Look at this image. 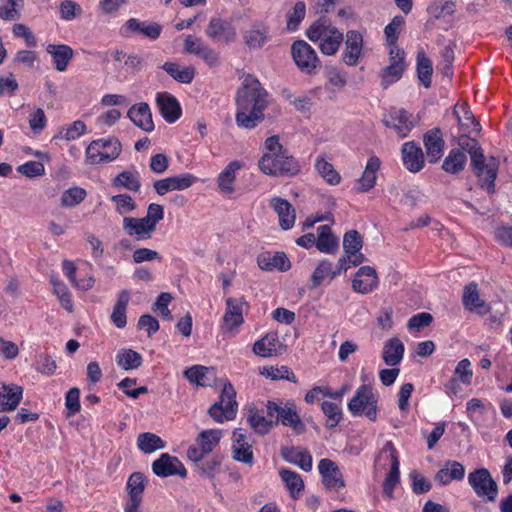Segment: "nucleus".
Wrapping results in <instances>:
<instances>
[{
  "mask_svg": "<svg viewBox=\"0 0 512 512\" xmlns=\"http://www.w3.org/2000/svg\"><path fill=\"white\" fill-rule=\"evenodd\" d=\"M269 94L253 75H246L236 93L235 121L238 127L253 129L264 120Z\"/></svg>",
  "mask_w": 512,
  "mask_h": 512,
  "instance_id": "obj_1",
  "label": "nucleus"
},
{
  "mask_svg": "<svg viewBox=\"0 0 512 512\" xmlns=\"http://www.w3.org/2000/svg\"><path fill=\"white\" fill-rule=\"evenodd\" d=\"M459 146L462 149L461 151L469 153L471 164L475 174L479 178L481 187H485L488 193H494L498 161L494 157L487 159L475 139L462 136L459 138Z\"/></svg>",
  "mask_w": 512,
  "mask_h": 512,
  "instance_id": "obj_2",
  "label": "nucleus"
},
{
  "mask_svg": "<svg viewBox=\"0 0 512 512\" xmlns=\"http://www.w3.org/2000/svg\"><path fill=\"white\" fill-rule=\"evenodd\" d=\"M306 36L310 41L318 42L320 51L327 56L336 54L343 41V33L324 17L308 27Z\"/></svg>",
  "mask_w": 512,
  "mask_h": 512,
  "instance_id": "obj_3",
  "label": "nucleus"
},
{
  "mask_svg": "<svg viewBox=\"0 0 512 512\" xmlns=\"http://www.w3.org/2000/svg\"><path fill=\"white\" fill-rule=\"evenodd\" d=\"M379 393L371 384L360 385L347 404L349 412L355 416H365L375 422L378 414Z\"/></svg>",
  "mask_w": 512,
  "mask_h": 512,
  "instance_id": "obj_4",
  "label": "nucleus"
},
{
  "mask_svg": "<svg viewBox=\"0 0 512 512\" xmlns=\"http://www.w3.org/2000/svg\"><path fill=\"white\" fill-rule=\"evenodd\" d=\"M122 151L120 141L115 137L93 140L85 151V162L89 165H99L114 161Z\"/></svg>",
  "mask_w": 512,
  "mask_h": 512,
  "instance_id": "obj_5",
  "label": "nucleus"
},
{
  "mask_svg": "<svg viewBox=\"0 0 512 512\" xmlns=\"http://www.w3.org/2000/svg\"><path fill=\"white\" fill-rule=\"evenodd\" d=\"M259 168L271 176H293L299 172L298 161L286 150L273 156L263 155L259 160Z\"/></svg>",
  "mask_w": 512,
  "mask_h": 512,
  "instance_id": "obj_6",
  "label": "nucleus"
},
{
  "mask_svg": "<svg viewBox=\"0 0 512 512\" xmlns=\"http://www.w3.org/2000/svg\"><path fill=\"white\" fill-rule=\"evenodd\" d=\"M237 410L236 391L233 385L227 382L223 386L219 401L209 408L208 414L217 423H223L235 419Z\"/></svg>",
  "mask_w": 512,
  "mask_h": 512,
  "instance_id": "obj_7",
  "label": "nucleus"
},
{
  "mask_svg": "<svg viewBox=\"0 0 512 512\" xmlns=\"http://www.w3.org/2000/svg\"><path fill=\"white\" fill-rule=\"evenodd\" d=\"M291 55L296 66L305 74H314L321 65L315 49L304 40L293 42L291 45Z\"/></svg>",
  "mask_w": 512,
  "mask_h": 512,
  "instance_id": "obj_8",
  "label": "nucleus"
},
{
  "mask_svg": "<svg viewBox=\"0 0 512 512\" xmlns=\"http://www.w3.org/2000/svg\"><path fill=\"white\" fill-rule=\"evenodd\" d=\"M222 431L219 429L203 430L196 438V444L187 450V457L193 462H200L219 444Z\"/></svg>",
  "mask_w": 512,
  "mask_h": 512,
  "instance_id": "obj_9",
  "label": "nucleus"
},
{
  "mask_svg": "<svg viewBox=\"0 0 512 512\" xmlns=\"http://www.w3.org/2000/svg\"><path fill=\"white\" fill-rule=\"evenodd\" d=\"M382 123L387 128L393 129L400 138L407 137L415 126L413 115L403 108L396 107L389 109L383 115Z\"/></svg>",
  "mask_w": 512,
  "mask_h": 512,
  "instance_id": "obj_10",
  "label": "nucleus"
},
{
  "mask_svg": "<svg viewBox=\"0 0 512 512\" xmlns=\"http://www.w3.org/2000/svg\"><path fill=\"white\" fill-rule=\"evenodd\" d=\"M205 33L213 41L231 44L236 41L238 32L232 20L222 17H212Z\"/></svg>",
  "mask_w": 512,
  "mask_h": 512,
  "instance_id": "obj_11",
  "label": "nucleus"
},
{
  "mask_svg": "<svg viewBox=\"0 0 512 512\" xmlns=\"http://www.w3.org/2000/svg\"><path fill=\"white\" fill-rule=\"evenodd\" d=\"M468 482L478 497H486L494 501L498 487L490 472L486 468H479L468 475Z\"/></svg>",
  "mask_w": 512,
  "mask_h": 512,
  "instance_id": "obj_12",
  "label": "nucleus"
},
{
  "mask_svg": "<svg viewBox=\"0 0 512 512\" xmlns=\"http://www.w3.org/2000/svg\"><path fill=\"white\" fill-rule=\"evenodd\" d=\"M318 470L322 477V483L327 490L338 493L345 487L343 475L334 461L328 458L321 459Z\"/></svg>",
  "mask_w": 512,
  "mask_h": 512,
  "instance_id": "obj_13",
  "label": "nucleus"
},
{
  "mask_svg": "<svg viewBox=\"0 0 512 512\" xmlns=\"http://www.w3.org/2000/svg\"><path fill=\"white\" fill-rule=\"evenodd\" d=\"M390 64L382 71V85L386 88L389 84L398 81L406 68L405 52L397 46L391 47Z\"/></svg>",
  "mask_w": 512,
  "mask_h": 512,
  "instance_id": "obj_14",
  "label": "nucleus"
},
{
  "mask_svg": "<svg viewBox=\"0 0 512 512\" xmlns=\"http://www.w3.org/2000/svg\"><path fill=\"white\" fill-rule=\"evenodd\" d=\"M385 453H388L389 455L391 468L388 474L386 475L383 483V494L387 498H392L394 488L396 487L400 480V463L398 459V452L391 441H387L384 444L381 450V454Z\"/></svg>",
  "mask_w": 512,
  "mask_h": 512,
  "instance_id": "obj_15",
  "label": "nucleus"
},
{
  "mask_svg": "<svg viewBox=\"0 0 512 512\" xmlns=\"http://www.w3.org/2000/svg\"><path fill=\"white\" fill-rule=\"evenodd\" d=\"M152 471L159 477H169L178 475L185 478L187 470L182 462L175 456L168 453H163L158 459L152 463Z\"/></svg>",
  "mask_w": 512,
  "mask_h": 512,
  "instance_id": "obj_16",
  "label": "nucleus"
},
{
  "mask_svg": "<svg viewBox=\"0 0 512 512\" xmlns=\"http://www.w3.org/2000/svg\"><path fill=\"white\" fill-rule=\"evenodd\" d=\"M270 40V28L262 21L253 22L243 31V41L250 50L262 49Z\"/></svg>",
  "mask_w": 512,
  "mask_h": 512,
  "instance_id": "obj_17",
  "label": "nucleus"
},
{
  "mask_svg": "<svg viewBox=\"0 0 512 512\" xmlns=\"http://www.w3.org/2000/svg\"><path fill=\"white\" fill-rule=\"evenodd\" d=\"M161 31V25L149 21H140L137 18L128 19L121 29V33L125 37L138 34L151 40L157 39Z\"/></svg>",
  "mask_w": 512,
  "mask_h": 512,
  "instance_id": "obj_18",
  "label": "nucleus"
},
{
  "mask_svg": "<svg viewBox=\"0 0 512 512\" xmlns=\"http://www.w3.org/2000/svg\"><path fill=\"white\" fill-rule=\"evenodd\" d=\"M378 286V276L376 270L371 266H362L356 272L352 281L353 290L368 294Z\"/></svg>",
  "mask_w": 512,
  "mask_h": 512,
  "instance_id": "obj_19",
  "label": "nucleus"
},
{
  "mask_svg": "<svg viewBox=\"0 0 512 512\" xmlns=\"http://www.w3.org/2000/svg\"><path fill=\"white\" fill-rule=\"evenodd\" d=\"M363 36L355 30L346 34L345 49L342 53L343 61L349 66H355L362 55Z\"/></svg>",
  "mask_w": 512,
  "mask_h": 512,
  "instance_id": "obj_20",
  "label": "nucleus"
},
{
  "mask_svg": "<svg viewBox=\"0 0 512 512\" xmlns=\"http://www.w3.org/2000/svg\"><path fill=\"white\" fill-rule=\"evenodd\" d=\"M427 159L430 163H436L443 155L445 142L439 128H433L423 137Z\"/></svg>",
  "mask_w": 512,
  "mask_h": 512,
  "instance_id": "obj_21",
  "label": "nucleus"
},
{
  "mask_svg": "<svg viewBox=\"0 0 512 512\" xmlns=\"http://www.w3.org/2000/svg\"><path fill=\"white\" fill-rule=\"evenodd\" d=\"M156 102L162 117L168 123H174L181 116V107L178 100L167 92H159L156 95Z\"/></svg>",
  "mask_w": 512,
  "mask_h": 512,
  "instance_id": "obj_22",
  "label": "nucleus"
},
{
  "mask_svg": "<svg viewBox=\"0 0 512 512\" xmlns=\"http://www.w3.org/2000/svg\"><path fill=\"white\" fill-rule=\"evenodd\" d=\"M285 346L280 342L277 333H267L253 345V352L261 357H271L283 353Z\"/></svg>",
  "mask_w": 512,
  "mask_h": 512,
  "instance_id": "obj_23",
  "label": "nucleus"
},
{
  "mask_svg": "<svg viewBox=\"0 0 512 512\" xmlns=\"http://www.w3.org/2000/svg\"><path fill=\"white\" fill-rule=\"evenodd\" d=\"M123 229L125 233L137 241H145L152 237L155 231L143 218L124 217Z\"/></svg>",
  "mask_w": 512,
  "mask_h": 512,
  "instance_id": "obj_24",
  "label": "nucleus"
},
{
  "mask_svg": "<svg viewBox=\"0 0 512 512\" xmlns=\"http://www.w3.org/2000/svg\"><path fill=\"white\" fill-rule=\"evenodd\" d=\"M402 160L407 170L416 173L424 166L422 149L415 142H406L402 146Z\"/></svg>",
  "mask_w": 512,
  "mask_h": 512,
  "instance_id": "obj_25",
  "label": "nucleus"
},
{
  "mask_svg": "<svg viewBox=\"0 0 512 512\" xmlns=\"http://www.w3.org/2000/svg\"><path fill=\"white\" fill-rule=\"evenodd\" d=\"M270 207L277 213L279 225L283 230H289L294 226L296 219L295 209L287 200L274 197L270 200Z\"/></svg>",
  "mask_w": 512,
  "mask_h": 512,
  "instance_id": "obj_26",
  "label": "nucleus"
},
{
  "mask_svg": "<svg viewBox=\"0 0 512 512\" xmlns=\"http://www.w3.org/2000/svg\"><path fill=\"white\" fill-rule=\"evenodd\" d=\"M23 389L18 385L0 383V412L13 411L19 405Z\"/></svg>",
  "mask_w": 512,
  "mask_h": 512,
  "instance_id": "obj_27",
  "label": "nucleus"
},
{
  "mask_svg": "<svg viewBox=\"0 0 512 512\" xmlns=\"http://www.w3.org/2000/svg\"><path fill=\"white\" fill-rule=\"evenodd\" d=\"M233 439L234 459L239 462L251 464L253 462V451L246 433L241 428L235 429Z\"/></svg>",
  "mask_w": 512,
  "mask_h": 512,
  "instance_id": "obj_28",
  "label": "nucleus"
},
{
  "mask_svg": "<svg viewBox=\"0 0 512 512\" xmlns=\"http://www.w3.org/2000/svg\"><path fill=\"white\" fill-rule=\"evenodd\" d=\"M242 168V163L238 160L230 162L218 175L217 185L221 193L230 195L235 191L236 173Z\"/></svg>",
  "mask_w": 512,
  "mask_h": 512,
  "instance_id": "obj_29",
  "label": "nucleus"
},
{
  "mask_svg": "<svg viewBox=\"0 0 512 512\" xmlns=\"http://www.w3.org/2000/svg\"><path fill=\"white\" fill-rule=\"evenodd\" d=\"M258 266L261 270L272 271L274 269L280 271H287L290 269V261L285 253H262L257 258Z\"/></svg>",
  "mask_w": 512,
  "mask_h": 512,
  "instance_id": "obj_30",
  "label": "nucleus"
},
{
  "mask_svg": "<svg viewBox=\"0 0 512 512\" xmlns=\"http://www.w3.org/2000/svg\"><path fill=\"white\" fill-rule=\"evenodd\" d=\"M131 121L146 132L154 129L152 114L147 103H140L132 106L128 111Z\"/></svg>",
  "mask_w": 512,
  "mask_h": 512,
  "instance_id": "obj_31",
  "label": "nucleus"
},
{
  "mask_svg": "<svg viewBox=\"0 0 512 512\" xmlns=\"http://www.w3.org/2000/svg\"><path fill=\"white\" fill-rule=\"evenodd\" d=\"M379 168V158L376 156L370 157L367 161L362 177L358 180V184L355 187L356 192L365 193L375 186L376 173L379 170Z\"/></svg>",
  "mask_w": 512,
  "mask_h": 512,
  "instance_id": "obj_32",
  "label": "nucleus"
},
{
  "mask_svg": "<svg viewBox=\"0 0 512 512\" xmlns=\"http://www.w3.org/2000/svg\"><path fill=\"white\" fill-rule=\"evenodd\" d=\"M465 475L464 466L457 461L449 460L444 466L436 473L435 480L441 485H448L453 480H462Z\"/></svg>",
  "mask_w": 512,
  "mask_h": 512,
  "instance_id": "obj_33",
  "label": "nucleus"
},
{
  "mask_svg": "<svg viewBox=\"0 0 512 512\" xmlns=\"http://www.w3.org/2000/svg\"><path fill=\"white\" fill-rule=\"evenodd\" d=\"M276 421L277 423L280 421L284 426L292 427L298 433L303 432L305 429L304 424L296 411V405L293 400H288L283 404L281 412H279V417Z\"/></svg>",
  "mask_w": 512,
  "mask_h": 512,
  "instance_id": "obj_34",
  "label": "nucleus"
},
{
  "mask_svg": "<svg viewBox=\"0 0 512 512\" xmlns=\"http://www.w3.org/2000/svg\"><path fill=\"white\" fill-rule=\"evenodd\" d=\"M317 249L326 254H334L339 248V241L332 233L329 225H321L317 228Z\"/></svg>",
  "mask_w": 512,
  "mask_h": 512,
  "instance_id": "obj_35",
  "label": "nucleus"
},
{
  "mask_svg": "<svg viewBox=\"0 0 512 512\" xmlns=\"http://www.w3.org/2000/svg\"><path fill=\"white\" fill-rule=\"evenodd\" d=\"M112 186L138 193L141 188L140 174L136 169L124 170L112 179Z\"/></svg>",
  "mask_w": 512,
  "mask_h": 512,
  "instance_id": "obj_36",
  "label": "nucleus"
},
{
  "mask_svg": "<svg viewBox=\"0 0 512 512\" xmlns=\"http://www.w3.org/2000/svg\"><path fill=\"white\" fill-rule=\"evenodd\" d=\"M46 51L52 56L56 70L63 72L67 69L73 57V49L70 46L65 44H49Z\"/></svg>",
  "mask_w": 512,
  "mask_h": 512,
  "instance_id": "obj_37",
  "label": "nucleus"
},
{
  "mask_svg": "<svg viewBox=\"0 0 512 512\" xmlns=\"http://www.w3.org/2000/svg\"><path fill=\"white\" fill-rule=\"evenodd\" d=\"M404 351L405 348L402 341L397 337H393L385 343L382 358L386 365L394 367L402 361Z\"/></svg>",
  "mask_w": 512,
  "mask_h": 512,
  "instance_id": "obj_38",
  "label": "nucleus"
},
{
  "mask_svg": "<svg viewBox=\"0 0 512 512\" xmlns=\"http://www.w3.org/2000/svg\"><path fill=\"white\" fill-rule=\"evenodd\" d=\"M130 300V293L122 290L118 294L117 302L111 314V320L118 328H124L127 324L126 309Z\"/></svg>",
  "mask_w": 512,
  "mask_h": 512,
  "instance_id": "obj_39",
  "label": "nucleus"
},
{
  "mask_svg": "<svg viewBox=\"0 0 512 512\" xmlns=\"http://www.w3.org/2000/svg\"><path fill=\"white\" fill-rule=\"evenodd\" d=\"M185 377L198 386H209L210 377L215 376L214 368H209L201 365L192 366L184 371Z\"/></svg>",
  "mask_w": 512,
  "mask_h": 512,
  "instance_id": "obj_40",
  "label": "nucleus"
},
{
  "mask_svg": "<svg viewBox=\"0 0 512 512\" xmlns=\"http://www.w3.org/2000/svg\"><path fill=\"white\" fill-rule=\"evenodd\" d=\"M463 306L469 310L474 311L477 309L484 308L486 303L479 296L478 284L475 282H470L463 289L462 296Z\"/></svg>",
  "mask_w": 512,
  "mask_h": 512,
  "instance_id": "obj_41",
  "label": "nucleus"
},
{
  "mask_svg": "<svg viewBox=\"0 0 512 512\" xmlns=\"http://www.w3.org/2000/svg\"><path fill=\"white\" fill-rule=\"evenodd\" d=\"M163 70H165L174 80L180 83H191L195 76V70L193 67H184L181 68L180 65L174 62H166L162 66Z\"/></svg>",
  "mask_w": 512,
  "mask_h": 512,
  "instance_id": "obj_42",
  "label": "nucleus"
},
{
  "mask_svg": "<svg viewBox=\"0 0 512 512\" xmlns=\"http://www.w3.org/2000/svg\"><path fill=\"white\" fill-rule=\"evenodd\" d=\"M137 446L145 454L153 453L165 447V442L156 434L145 432L137 437Z\"/></svg>",
  "mask_w": 512,
  "mask_h": 512,
  "instance_id": "obj_43",
  "label": "nucleus"
},
{
  "mask_svg": "<svg viewBox=\"0 0 512 512\" xmlns=\"http://www.w3.org/2000/svg\"><path fill=\"white\" fill-rule=\"evenodd\" d=\"M116 363L124 370L137 369L142 364V356L132 349H121L116 355Z\"/></svg>",
  "mask_w": 512,
  "mask_h": 512,
  "instance_id": "obj_44",
  "label": "nucleus"
},
{
  "mask_svg": "<svg viewBox=\"0 0 512 512\" xmlns=\"http://www.w3.org/2000/svg\"><path fill=\"white\" fill-rule=\"evenodd\" d=\"M315 168L319 175L330 185H338L341 181L340 174L334 166L324 157H318L315 162Z\"/></svg>",
  "mask_w": 512,
  "mask_h": 512,
  "instance_id": "obj_45",
  "label": "nucleus"
},
{
  "mask_svg": "<svg viewBox=\"0 0 512 512\" xmlns=\"http://www.w3.org/2000/svg\"><path fill=\"white\" fill-rule=\"evenodd\" d=\"M467 156L463 151L451 150L445 157L442 168L448 173H458L465 167Z\"/></svg>",
  "mask_w": 512,
  "mask_h": 512,
  "instance_id": "obj_46",
  "label": "nucleus"
},
{
  "mask_svg": "<svg viewBox=\"0 0 512 512\" xmlns=\"http://www.w3.org/2000/svg\"><path fill=\"white\" fill-rule=\"evenodd\" d=\"M279 473L287 489L290 491L291 496L297 498L298 494L304 488V483L300 475L288 469H281Z\"/></svg>",
  "mask_w": 512,
  "mask_h": 512,
  "instance_id": "obj_47",
  "label": "nucleus"
},
{
  "mask_svg": "<svg viewBox=\"0 0 512 512\" xmlns=\"http://www.w3.org/2000/svg\"><path fill=\"white\" fill-rule=\"evenodd\" d=\"M283 456L286 460L298 465L306 472L312 469V456L308 451L292 448L287 450V452H283Z\"/></svg>",
  "mask_w": 512,
  "mask_h": 512,
  "instance_id": "obj_48",
  "label": "nucleus"
},
{
  "mask_svg": "<svg viewBox=\"0 0 512 512\" xmlns=\"http://www.w3.org/2000/svg\"><path fill=\"white\" fill-rule=\"evenodd\" d=\"M24 7V0H2L0 6V19L6 21L17 20Z\"/></svg>",
  "mask_w": 512,
  "mask_h": 512,
  "instance_id": "obj_49",
  "label": "nucleus"
},
{
  "mask_svg": "<svg viewBox=\"0 0 512 512\" xmlns=\"http://www.w3.org/2000/svg\"><path fill=\"white\" fill-rule=\"evenodd\" d=\"M247 421L257 433L262 435L268 433L277 424V421L266 419L257 410H250Z\"/></svg>",
  "mask_w": 512,
  "mask_h": 512,
  "instance_id": "obj_50",
  "label": "nucleus"
},
{
  "mask_svg": "<svg viewBox=\"0 0 512 512\" xmlns=\"http://www.w3.org/2000/svg\"><path fill=\"white\" fill-rule=\"evenodd\" d=\"M433 68L432 62L423 53H419L417 56V73L420 82L426 87L431 85V76Z\"/></svg>",
  "mask_w": 512,
  "mask_h": 512,
  "instance_id": "obj_51",
  "label": "nucleus"
},
{
  "mask_svg": "<svg viewBox=\"0 0 512 512\" xmlns=\"http://www.w3.org/2000/svg\"><path fill=\"white\" fill-rule=\"evenodd\" d=\"M86 132V124L81 120H76L66 127L59 130L57 138L72 141L80 138Z\"/></svg>",
  "mask_w": 512,
  "mask_h": 512,
  "instance_id": "obj_52",
  "label": "nucleus"
},
{
  "mask_svg": "<svg viewBox=\"0 0 512 512\" xmlns=\"http://www.w3.org/2000/svg\"><path fill=\"white\" fill-rule=\"evenodd\" d=\"M53 292L57 296L61 306L68 312L73 311V302L67 286L59 280L51 279Z\"/></svg>",
  "mask_w": 512,
  "mask_h": 512,
  "instance_id": "obj_53",
  "label": "nucleus"
},
{
  "mask_svg": "<svg viewBox=\"0 0 512 512\" xmlns=\"http://www.w3.org/2000/svg\"><path fill=\"white\" fill-rule=\"evenodd\" d=\"M321 409L323 414L327 417L326 426L328 428H334L339 424L343 414L341 408L336 403L324 401L321 404Z\"/></svg>",
  "mask_w": 512,
  "mask_h": 512,
  "instance_id": "obj_54",
  "label": "nucleus"
},
{
  "mask_svg": "<svg viewBox=\"0 0 512 512\" xmlns=\"http://www.w3.org/2000/svg\"><path fill=\"white\" fill-rule=\"evenodd\" d=\"M261 373H262V375H264L267 378H270L272 380L286 379V380L291 381L293 383H295L297 381L295 374L287 366H281V367L269 366V367H264Z\"/></svg>",
  "mask_w": 512,
  "mask_h": 512,
  "instance_id": "obj_55",
  "label": "nucleus"
},
{
  "mask_svg": "<svg viewBox=\"0 0 512 512\" xmlns=\"http://www.w3.org/2000/svg\"><path fill=\"white\" fill-rule=\"evenodd\" d=\"M86 195V190L81 187L69 188L61 196V205L64 207H75L85 199Z\"/></svg>",
  "mask_w": 512,
  "mask_h": 512,
  "instance_id": "obj_56",
  "label": "nucleus"
},
{
  "mask_svg": "<svg viewBox=\"0 0 512 512\" xmlns=\"http://www.w3.org/2000/svg\"><path fill=\"white\" fill-rule=\"evenodd\" d=\"M111 202L115 205V211L119 215H125L136 209L134 199L128 194H118L110 198Z\"/></svg>",
  "mask_w": 512,
  "mask_h": 512,
  "instance_id": "obj_57",
  "label": "nucleus"
},
{
  "mask_svg": "<svg viewBox=\"0 0 512 512\" xmlns=\"http://www.w3.org/2000/svg\"><path fill=\"white\" fill-rule=\"evenodd\" d=\"M363 247V240L357 230H349L343 237V248L345 254L358 252Z\"/></svg>",
  "mask_w": 512,
  "mask_h": 512,
  "instance_id": "obj_58",
  "label": "nucleus"
},
{
  "mask_svg": "<svg viewBox=\"0 0 512 512\" xmlns=\"http://www.w3.org/2000/svg\"><path fill=\"white\" fill-rule=\"evenodd\" d=\"M404 23L405 21L402 16H395L392 21L385 27L384 33L390 48L396 46L398 35L402 30Z\"/></svg>",
  "mask_w": 512,
  "mask_h": 512,
  "instance_id": "obj_59",
  "label": "nucleus"
},
{
  "mask_svg": "<svg viewBox=\"0 0 512 512\" xmlns=\"http://www.w3.org/2000/svg\"><path fill=\"white\" fill-rule=\"evenodd\" d=\"M306 14V6L304 2H297L293 9L287 14V29L294 31L298 28Z\"/></svg>",
  "mask_w": 512,
  "mask_h": 512,
  "instance_id": "obj_60",
  "label": "nucleus"
},
{
  "mask_svg": "<svg viewBox=\"0 0 512 512\" xmlns=\"http://www.w3.org/2000/svg\"><path fill=\"white\" fill-rule=\"evenodd\" d=\"M145 487L144 475L139 472H134L128 479L127 490L130 497L141 498V494Z\"/></svg>",
  "mask_w": 512,
  "mask_h": 512,
  "instance_id": "obj_61",
  "label": "nucleus"
},
{
  "mask_svg": "<svg viewBox=\"0 0 512 512\" xmlns=\"http://www.w3.org/2000/svg\"><path fill=\"white\" fill-rule=\"evenodd\" d=\"M65 406L67 409V416H73L80 411V390L78 388H71L66 393Z\"/></svg>",
  "mask_w": 512,
  "mask_h": 512,
  "instance_id": "obj_62",
  "label": "nucleus"
},
{
  "mask_svg": "<svg viewBox=\"0 0 512 512\" xmlns=\"http://www.w3.org/2000/svg\"><path fill=\"white\" fill-rule=\"evenodd\" d=\"M332 273V263L327 260L321 261L319 265L315 268L311 277L313 287H318L322 283V281L329 275L332 277Z\"/></svg>",
  "mask_w": 512,
  "mask_h": 512,
  "instance_id": "obj_63",
  "label": "nucleus"
},
{
  "mask_svg": "<svg viewBox=\"0 0 512 512\" xmlns=\"http://www.w3.org/2000/svg\"><path fill=\"white\" fill-rule=\"evenodd\" d=\"M409 477L412 480V491L417 495L428 492L432 487L431 482L416 470L411 471Z\"/></svg>",
  "mask_w": 512,
  "mask_h": 512,
  "instance_id": "obj_64",
  "label": "nucleus"
}]
</instances>
